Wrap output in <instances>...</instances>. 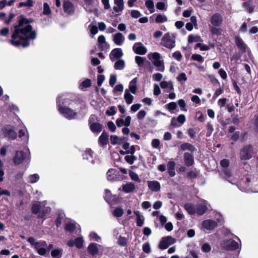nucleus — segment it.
Wrapping results in <instances>:
<instances>
[{"label":"nucleus","instance_id":"30","mask_svg":"<svg viewBox=\"0 0 258 258\" xmlns=\"http://www.w3.org/2000/svg\"><path fill=\"white\" fill-rule=\"evenodd\" d=\"M184 208L190 215H194L197 213L196 206L192 204L186 203L184 205Z\"/></svg>","mask_w":258,"mask_h":258},{"label":"nucleus","instance_id":"8","mask_svg":"<svg viewBox=\"0 0 258 258\" xmlns=\"http://www.w3.org/2000/svg\"><path fill=\"white\" fill-rule=\"evenodd\" d=\"M176 242L175 238L171 236H168L163 237L159 244V248L161 249H165L168 247L170 245L174 244Z\"/></svg>","mask_w":258,"mask_h":258},{"label":"nucleus","instance_id":"9","mask_svg":"<svg viewBox=\"0 0 258 258\" xmlns=\"http://www.w3.org/2000/svg\"><path fill=\"white\" fill-rule=\"evenodd\" d=\"M222 246L227 250H234L239 247L238 243L232 239L224 240L222 243Z\"/></svg>","mask_w":258,"mask_h":258},{"label":"nucleus","instance_id":"1","mask_svg":"<svg viewBox=\"0 0 258 258\" xmlns=\"http://www.w3.org/2000/svg\"><path fill=\"white\" fill-rule=\"evenodd\" d=\"M33 21L32 19H28L22 15L19 17V24L14 26V31L10 40L13 45L27 47L30 46V42L36 38L37 32L30 24Z\"/></svg>","mask_w":258,"mask_h":258},{"label":"nucleus","instance_id":"61","mask_svg":"<svg viewBox=\"0 0 258 258\" xmlns=\"http://www.w3.org/2000/svg\"><path fill=\"white\" fill-rule=\"evenodd\" d=\"M129 175L131 177V178L135 181H139L140 179L137 173L135 172L130 171L129 172Z\"/></svg>","mask_w":258,"mask_h":258},{"label":"nucleus","instance_id":"2","mask_svg":"<svg viewBox=\"0 0 258 258\" xmlns=\"http://www.w3.org/2000/svg\"><path fill=\"white\" fill-rule=\"evenodd\" d=\"M238 188L243 192H248L249 187L252 192H258V174L249 175L245 177V180L238 182L235 184Z\"/></svg>","mask_w":258,"mask_h":258},{"label":"nucleus","instance_id":"38","mask_svg":"<svg viewBox=\"0 0 258 258\" xmlns=\"http://www.w3.org/2000/svg\"><path fill=\"white\" fill-rule=\"evenodd\" d=\"M134 213L136 216L137 225L139 227H142L144 223L143 216L141 215L140 212L138 211H134Z\"/></svg>","mask_w":258,"mask_h":258},{"label":"nucleus","instance_id":"39","mask_svg":"<svg viewBox=\"0 0 258 258\" xmlns=\"http://www.w3.org/2000/svg\"><path fill=\"white\" fill-rule=\"evenodd\" d=\"M180 147L181 150H188L191 153H193L196 151V148L193 145L189 143H183L181 144Z\"/></svg>","mask_w":258,"mask_h":258},{"label":"nucleus","instance_id":"3","mask_svg":"<svg viewBox=\"0 0 258 258\" xmlns=\"http://www.w3.org/2000/svg\"><path fill=\"white\" fill-rule=\"evenodd\" d=\"M46 204L45 201L34 203L31 208L32 213L37 215L38 218L42 219L43 220H45L51 211V208L46 206Z\"/></svg>","mask_w":258,"mask_h":258},{"label":"nucleus","instance_id":"55","mask_svg":"<svg viewBox=\"0 0 258 258\" xmlns=\"http://www.w3.org/2000/svg\"><path fill=\"white\" fill-rule=\"evenodd\" d=\"M145 60V58L143 57L139 56H136L135 57L136 62L138 64L139 67L142 66L144 63Z\"/></svg>","mask_w":258,"mask_h":258},{"label":"nucleus","instance_id":"37","mask_svg":"<svg viewBox=\"0 0 258 258\" xmlns=\"http://www.w3.org/2000/svg\"><path fill=\"white\" fill-rule=\"evenodd\" d=\"M137 78H135L133 79L130 83L128 89L129 92H131L133 94H136L137 92Z\"/></svg>","mask_w":258,"mask_h":258},{"label":"nucleus","instance_id":"56","mask_svg":"<svg viewBox=\"0 0 258 258\" xmlns=\"http://www.w3.org/2000/svg\"><path fill=\"white\" fill-rule=\"evenodd\" d=\"M51 10L48 4L45 3L43 5V14L48 15L51 14Z\"/></svg>","mask_w":258,"mask_h":258},{"label":"nucleus","instance_id":"49","mask_svg":"<svg viewBox=\"0 0 258 258\" xmlns=\"http://www.w3.org/2000/svg\"><path fill=\"white\" fill-rule=\"evenodd\" d=\"M123 210L120 208L115 209L112 212V214L116 217H120L123 215Z\"/></svg>","mask_w":258,"mask_h":258},{"label":"nucleus","instance_id":"47","mask_svg":"<svg viewBox=\"0 0 258 258\" xmlns=\"http://www.w3.org/2000/svg\"><path fill=\"white\" fill-rule=\"evenodd\" d=\"M188 41L189 43H192L194 42H201L202 41V39L199 36L190 35L188 37Z\"/></svg>","mask_w":258,"mask_h":258},{"label":"nucleus","instance_id":"13","mask_svg":"<svg viewBox=\"0 0 258 258\" xmlns=\"http://www.w3.org/2000/svg\"><path fill=\"white\" fill-rule=\"evenodd\" d=\"M56 105L59 112L64 116V97L63 94L58 95L56 98Z\"/></svg>","mask_w":258,"mask_h":258},{"label":"nucleus","instance_id":"25","mask_svg":"<svg viewBox=\"0 0 258 258\" xmlns=\"http://www.w3.org/2000/svg\"><path fill=\"white\" fill-rule=\"evenodd\" d=\"M235 42L237 47L242 52H245L247 48L246 45L244 43L242 39L239 36H236L235 38Z\"/></svg>","mask_w":258,"mask_h":258},{"label":"nucleus","instance_id":"48","mask_svg":"<svg viewBox=\"0 0 258 258\" xmlns=\"http://www.w3.org/2000/svg\"><path fill=\"white\" fill-rule=\"evenodd\" d=\"M136 159L137 158L133 155H127L124 157L125 161L131 165L133 164Z\"/></svg>","mask_w":258,"mask_h":258},{"label":"nucleus","instance_id":"44","mask_svg":"<svg viewBox=\"0 0 258 258\" xmlns=\"http://www.w3.org/2000/svg\"><path fill=\"white\" fill-rule=\"evenodd\" d=\"M74 11L73 4L70 2L66 1V13L72 14Z\"/></svg>","mask_w":258,"mask_h":258},{"label":"nucleus","instance_id":"54","mask_svg":"<svg viewBox=\"0 0 258 258\" xmlns=\"http://www.w3.org/2000/svg\"><path fill=\"white\" fill-rule=\"evenodd\" d=\"M191 58L194 60H196L201 62H203L204 60V57L200 54H192L191 56Z\"/></svg>","mask_w":258,"mask_h":258},{"label":"nucleus","instance_id":"14","mask_svg":"<svg viewBox=\"0 0 258 258\" xmlns=\"http://www.w3.org/2000/svg\"><path fill=\"white\" fill-rule=\"evenodd\" d=\"M27 158L26 154L23 151H17L13 158V161L15 165H19Z\"/></svg>","mask_w":258,"mask_h":258},{"label":"nucleus","instance_id":"15","mask_svg":"<svg viewBox=\"0 0 258 258\" xmlns=\"http://www.w3.org/2000/svg\"><path fill=\"white\" fill-rule=\"evenodd\" d=\"M133 50L135 53L140 55L145 54L147 51V48L141 42L135 43L133 47Z\"/></svg>","mask_w":258,"mask_h":258},{"label":"nucleus","instance_id":"5","mask_svg":"<svg viewBox=\"0 0 258 258\" xmlns=\"http://www.w3.org/2000/svg\"><path fill=\"white\" fill-rule=\"evenodd\" d=\"M149 59L152 61L153 64L157 68L156 70L164 72V66L163 60L160 59V55L158 52L150 53L148 55Z\"/></svg>","mask_w":258,"mask_h":258},{"label":"nucleus","instance_id":"46","mask_svg":"<svg viewBox=\"0 0 258 258\" xmlns=\"http://www.w3.org/2000/svg\"><path fill=\"white\" fill-rule=\"evenodd\" d=\"M167 21V18L165 15L158 14L155 19V22L157 23H162Z\"/></svg>","mask_w":258,"mask_h":258},{"label":"nucleus","instance_id":"41","mask_svg":"<svg viewBox=\"0 0 258 258\" xmlns=\"http://www.w3.org/2000/svg\"><path fill=\"white\" fill-rule=\"evenodd\" d=\"M125 66L124 61L123 59H118L114 63V67L115 70H122Z\"/></svg>","mask_w":258,"mask_h":258},{"label":"nucleus","instance_id":"64","mask_svg":"<svg viewBox=\"0 0 258 258\" xmlns=\"http://www.w3.org/2000/svg\"><path fill=\"white\" fill-rule=\"evenodd\" d=\"M176 119L177 120L178 122L180 124H183L186 120L185 116L183 114H180L176 118Z\"/></svg>","mask_w":258,"mask_h":258},{"label":"nucleus","instance_id":"31","mask_svg":"<svg viewBox=\"0 0 258 258\" xmlns=\"http://www.w3.org/2000/svg\"><path fill=\"white\" fill-rule=\"evenodd\" d=\"M77 115V112L74 110L66 107V118L69 119H73L76 118Z\"/></svg>","mask_w":258,"mask_h":258},{"label":"nucleus","instance_id":"21","mask_svg":"<svg viewBox=\"0 0 258 258\" xmlns=\"http://www.w3.org/2000/svg\"><path fill=\"white\" fill-rule=\"evenodd\" d=\"M183 159L185 165L189 167L192 165L194 163V156L192 154L185 152L183 155Z\"/></svg>","mask_w":258,"mask_h":258},{"label":"nucleus","instance_id":"29","mask_svg":"<svg viewBox=\"0 0 258 258\" xmlns=\"http://www.w3.org/2000/svg\"><path fill=\"white\" fill-rule=\"evenodd\" d=\"M91 86V81L89 79H86L85 80L80 82L79 89L82 91H85L87 89Z\"/></svg>","mask_w":258,"mask_h":258},{"label":"nucleus","instance_id":"50","mask_svg":"<svg viewBox=\"0 0 258 258\" xmlns=\"http://www.w3.org/2000/svg\"><path fill=\"white\" fill-rule=\"evenodd\" d=\"M33 2L32 0H27L26 2L20 3L19 7L20 8H21L23 7H31L33 6Z\"/></svg>","mask_w":258,"mask_h":258},{"label":"nucleus","instance_id":"36","mask_svg":"<svg viewBox=\"0 0 258 258\" xmlns=\"http://www.w3.org/2000/svg\"><path fill=\"white\" fill-rule=\"evenodd\" d=\"M134 96L129 92V90L125 89L124 94V99L127 104H132L134 100Z\"/></svg>","mask_w":258,"mask_h":258},{"label":"nucleus","instance_id":"62","mask_svg":"<svg viewBox=\"0 0 258 258\" xmlns=\"http://www.w3.org/2000/svg\"><path fill=\"white\" fill-rule=\"evenodd\" d=\"M97 120H98V117L96 115H95L94 114L91 115V116L89 117V120H88L89 125H90V124H92L93 123H97L96 121H97Z\"/></svg>","mask_w":258,"mask_h":258},{"label":"nucleus","instance_id":"43","mask_svg":"<svg viewBox=\"0 0 258 258\" xmlns=\"http://www.w3.org/2000/svg\"><path fill=\"white\" fill-rule=\"evenodd\" d=\"M145 5L149 10L150 13H153L155 11L153 1L152 0H147L145 2Z\"/></svg>","mask_w":258,"mask_h":258},{"label":"nucleus","instance_id":"11","mask_svg":"<svg viewBox=\"0 0 258 258\" xmlns=\"http://www.w3.org/2000/svg\"><path fill=\"white\" fill-rule=\"evenodd\" d=\"M208 203L204 200L199 201L196 205L197 213L198 215H202L208 210Z\"/></svg>","mask_w":258,"mask_h":258},{"label":"nucleus","instance_id":"17","mask_svg":"<svg viewBox=\"0 0 258 258\" xmlns=\"http://www.w3.org/2000/svg\"><path fill=\"white\" fill-rule=\"evenodd\" d=\"M202 226L206 230H212L217 226V223L212 220H206L202 222Z\"/></svg>","mask_w":258,"mask_h":258},{"label":"nucleus","instance_id":"10","mask_svg":"<svg viewBox=\"0 0 258 258\" xmlns=\"http://www.w3.org/2000/svg\"><path fill=\"white\" fill-rule=\"evenodd\" d=\"M3 132L5 137L9 139L15 140L17 138V133L14 130L13 127L11 125L5 126L3 129Z\"/></svg>","mask_w":258,"mask_h":258},{"label":"nucleus","instance_id":"63","mask_svg":"<svg viewBox=\"0 0 258 258\" xmlns=\"http://www.w3.org/2000/svg\"><path fill=\"white\" fill-rule=\"evenodd\" d=\"M51 254L53 258H59L60 256V251L56 249L52 250Z\"/></svg>","mask_w":258,"mask_h":258},{"label":"nucleus","instance_id":"32","mask_svg":"<svg viewBox=\"0 0 258 258\" xmlns=\"http://www.w3.org/2000/svg\"><path fill=\"white\" fill-rule=\"evenodd\" d=\"M97 245V244L94 243L90 244L88 247V253L93 256L97 254L98 252Z\"/></svg>","mask_w":258,"mask_h":258},{"label":"nucleus","instance_id":"23","mask_svg":"<svg viewBox=\"0 0 258 258\" xmlns=\"http://www.w3.org/2000/svg\"><path fill=\"white\" fill-rule=\"evenodd\" d=\"M93 152L90 149H87L83 154V158L91 162L92 164H95V161L93 159Z\"/></svg>","mask_w":258,"mask_h":258},{"label":"nucleus","instance_id":"22","mask_svg":"<svg viewBox=\"0 0 258 258\" xmlns=\"http://www.w3.org/2000/svg\"><path fill=\"white\" fill-rule=\"evenodd\" d=\"M76 228V223L75 221L66 218V231L72 232Z\"/></svg>","mask_w":258,"mask_h":258},{"label":"nucleus","instance_id":"20","mask_svg":"<svg viewBox=\"0 0 258 258\" xmlns=\"http://www.w3.org/2000/svg\"><path fill=\"white\" fill-rule=\"evenodd\" d=\"M125 38L122 33L118 32L114 34L113 37V41L117 45H122L124 41Z\"/></svg>","mask_w":258,"mask_h":258},{"label":"nucleus","instance_id":"26","mask_svg":"<svg viewBox=\"0 0 258 258\" xmlns=\"http://www.w3.org/2000/svg\"><path fill=\"white\" fill-rule=\"evenodd\" d=\"M243 7L249 13H252L254 11L255 6L253 5L252 0H248L243 4Z\"/></svg>","mask_w":258,"mask_h":258},{"label":"nucleus","instance_id":"35","mask_svg":"<svg viewBox=\"0 0 258 258\" xmlns=\"http://www.w3.org/2000/svg\"><path fill=\"white\" fill-rule=\"evenodd\" d=\"M135 189V185L132 182H129L122 185V190L125 193H130Z\"/></svg>","mask_w":258,"mask_h":258},{"label":"nucleus","instance_id":"12","mask_svg":"<svg viewBox=\"0 0 258 258\" xmlns=\"http://www.w3.org/2000/svg\"><path fill=\"white\" fill-rule=\"evenodd\" d=\"M210 21L212 26L219 27L222 24L223 18L220 14L216 13L212 15Z\"/></svg>","mask_w":258,"mask_h":258},{"label":"nucleus","instance_id":"6","mask_svg":"<svg viewBox=\"0 0 258 258\" xmlns=\"http://www.w3.org/2000/svg\"><path fill=\"white\" fill-rule=\"evenodd\" d=\"M161 45L169 49H173L175 46V36L169 33H166L161 41Z\"/></svg>","mask_w":258,"mask_h":258},{"label":"nucleus","instance_id":"16","mask_svg":"<svg viewBox=\"0 0 258 258\" xmlns=\"http://www.w3.org/2000/svg\"><path fill=\"white\" fill-rule=\"evenodd\" d=\"M123 55L122 49L120 48L113 49L109 54V57L112 61H114L115 59H119Z\"/></svg>","mask_w":258,"mask_h":258},{"label":"nucleus","instance_id":"42","mask_svg":"<svg viewBox=\"0 0 258 258\" xmlns=\"http://www.w3.org/2000/svg\"><path fill=\"white\" fill-rule=\"evenodd\" d=\"M39 175L38 174H33L30 175L27 177V181L29 183H34L39 180Z\"/></svg>","mask_w":258,"mask_h":258},{"label":"nucleus","instance_id":"45","mask_svg":"<svg viewBox=\"0 0 258 258\" xmlns=\"http://www.w3.org/2000/svg\"><path fill=\"white\" fill-rule=\"evenodd\" d=\"M210 31L213 35H216L217 36L220 35L222 33V29L217 28L213 26L209 27Z\"/></svg>","mask_w":258,"mask_h":258},{"label":"nucleus","instance_id":"40","mask_svg":"<svg viewBox=\"0 0 258 258\" xmlns=\"http://www.w3.org/2000/svg\"><path fill=\"white\" fill-rule=\"evenodd\" d=\"M160 86L162 89L167 88L170 91L174 90L173 85L172 81H162L160 83Z\"/></svg>","mask_w":258,"mask_h":258},{"label":"nucleus","instance_id":"18","mask_svg":"<svg viewBox=\"0 0 258 258\" xmlns=\"http://www.w3.org/2000/svg\"><path fill=\"white\" fill-rule=\"evenodd\" d=\"M84 240L82 237H79L76 238L75 240H70L68 242V245L70 247L74 245L78 248H81L83 247Z\"/></svg>","mask_w":258,"mask_h":258},{"label":"nucleus","instance_id":"51","mask_svg":"<svg viewBox=\"0 0 258 258\" xmlns=\"http://www.w3.org/2000/svg\"><path fill=\"white\" fill-rule=\"evenodd\" d=\"M118 244L121 246H125L127 244V239L121 236H120L118 239Z\"/></svg>","mask_w":258,"mask_h":258},{"label":"nucleus","instance_id":"28","mask_svg":"<svg viewBox=\"0 0 258 258\" xmlns=\"http://www.w3.org/2000/svg\"><path fill=\"white\" fill-rule=\"evenodd\" d=\"M126 140L125 137L119 138L116 135H111L110 136V141L113 145H120Z\"/></svg>","mask_w":258,"mask_h":258},{"label":"nucleus","instance_id":"33","mask_svg":"<svg viewBox=\"0 0 258 258\" xmlns=\"http://www.w3.org/2000/svg\"><path fill=\"white\" fill-rule=\"evenodd\" d=\"M108 134L105 131H103L99 138L98 141L99 144L101 146L106 145L108 143Z\"/></svg>","mask_w":258,"mask_h":258},{"label":"nucleus","instance_id":"24","mask_svg":"<svg viewBox=\"0 0 258 258\" xmlns=\"http://www.w3.org/2000/svg\"><path fill=\"white\" fill-rule=\"evenodd\" d=\"M148 186L151 190L155 192L159 191L161 188L160 183L156 180L148 181Z\"/></svg>","mask_w":258,"mask_h":258},{"label":"nucleus","instance_id":"52","mask_svg":"<svg viewBox=\"0 0 258 258\" xmlns=\"http://www.w3.org/2000/svg\"><path fill=\"white\" fill-rule=\"evenodd\" d=\"M166 107L170 111L175 110L177 107V104L175 102H171L166 105Z\"/></svg>","mask_w":258,"mask_h":258},{"label":"nucleus","instance_id":"60","mask_svg":"<svg viewBox=\"0 0 258 258\" xmlns=\"http://www.w3.org/2000/svg\"><path fill=\"white\" fill-rule=\"evenodd\" d=\"M90 238L91 240H93L99 242L100 240V237L96 233L92 232L89 234Z\"/></svg>","mask_w":258,"mask_h":258},{"label":"nucleus","instance_id":"34","mask_svg":"<svg viewBox=\"0 0 258 258\" xmlns=\"http://www.w3.org/2000/svg\"><path fill=\"white\" fill-rule=\"evenodd\" d=\"M89 126L92 132L95 134L99 133L102 130V125L98 122L93 123Z\"/></svg>","mask_w":258,"mask_h":258},{"label":"nucleus","instance_id":"4","mask_svg":"<svg viewBox=\"0 0 258 258\" xmlns=\"http://www.w3.org/2000/svg\"><path fill=\"white\" fill-rule=\"evenodd\" d=\"M220 165L224 168L221 171V175L223 177L232 184H235L237 180L229 170L227 168L229 165V161L226 159H223L220 162Z\"/></svg>","mask_w":258,"mask_h":258},{"label":"nucleus","instance_id":"58","mask_svg":"<svg viewBox=\"0 0 258 258\" xmlns=\"http://www.w3.org/2000/svg\"><path fill=\"white\" fill-rule=\"evenodd\" d=\"M178 104L181 108V110L184 111H187L186 108V103L183 99H179L178 101Z\"/></svg>","mask_w":258,"mask_h":258},{"label":"nucleus","instance_id":"27","mask_svg":"<svg viewBox=\"0 0 258 258\" xmlns=\"http://www.w3.org/2000/svg\"><path fill=\"white\" fill-rule=\"evenodd\" d=\"M114 5L113 10L115 12H122L124 8L123 0H114Z\"/></svg>","mask_w":258,"mask_h":258},{"label":"nucleus","instance_id":"7","mask_svg":"<svg viewBox=\"0 0 258 258\" xmlns=\"http://www.w3.org/2000/svg\"><path fill=\"white\" fill-rule=\"evenodd\" d=\"M254 154L253 146L251 145H247L243 146L240 151V158L241 160H248L250 159Z\"/></svg>","mask_w":258,"mask_h":258},{"label":"nucleus","instance_id":"53","mask_svg":"<svg viewBox=\"0 0 258 258\" xmlns=\"http://www.w3.org/2000/svg\"><path fill=\"white\" fill-rule=\"evenodd\" d=\"M143 251L147 254H149L151 251L150 245L149 242H146L143 245Z\"/></svg>","mask_w":258,"mask_h":258},{"label":"nucleus","instance_id":"59","mask_svg":"<svg viewBox=\"0 0 258 258\" xmlns=\"http://www.w3.org/2000/svg\"><path fill=\"white\" fill-rule=\"evenodd\" d=\"M202 250L204 252H209L211 250V247L208 243H204L202 246Z\"/></svg>","mask_w":258,"mask_h":258},{"label":"nucleus","instance_id":"57","mask_svg":"<svg viewBox=\"0 0 258 258\" xmlns=\"http://www.w3.org/2000/svg\"><path fill=\"white\" fill-rule=\"evenodd\" d=\"M116 113V107L115 106H111L107 110L106 113L108 116H112Z\"/></svg>","mask_w":258,"mask_h":258},{"label":"nucleus","instance_id":"19","mask_svg":"<svg viewBox=\"0 0 258 258\" xmlns=\"http://www.w3.org/2000/svg\"><path fill=\"white\" fill-rule=\"evenodd\" d=\"M119 174L114 169H109L107 172V179L110 181L119 180Z\"/></svg>","mask_w":258,"mask_h":258}]
</instances>
